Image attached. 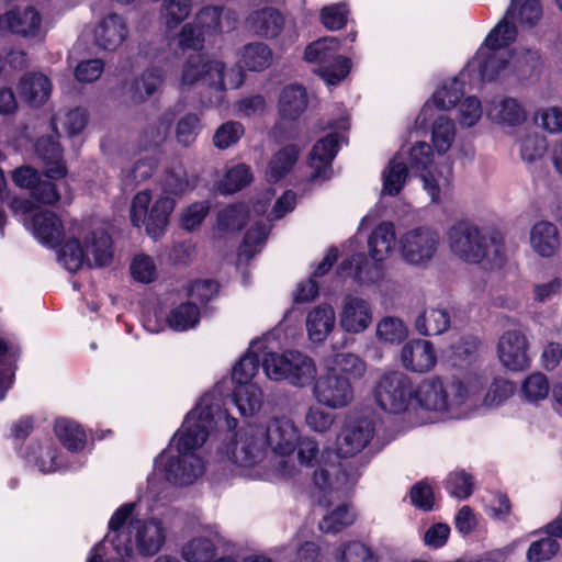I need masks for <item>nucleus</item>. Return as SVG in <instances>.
<instances>
[{
	"label": "nucleus",
	"mask_w": 562,
	"mask_h": 562,
	"mask_svg": "<svg viewBox=\"0 0 562 562\" xmlns=\"http://www.w3.org/2000/svg\"><path fill=\"white\" fill-rule=\"evenodd\" d=\"M251 180L250 168L245 164H237L226 170L218 189L224 194H232L248 186Z\"/></svg>",
	"instance_id": "obj_52"
},
{
	"label": "nucleus",
	"mask_w": 562,
	"mask_h": 562,
	"mask_svg": "<svg viewBox=\"0 0 562 562\" xmlns=\"http://www.w3.org/2000/svg\"><path fill=\"white\" fill-rule=\"evenodd\" d=\"M403 367L412 372L425 373L430 371L437 362V353L431 341L412 339L401 350Z\"/></svg>",
	"instance_id": "obj_24"
},
{
	"label": "nucleus",
	"mask_w": 562,
	"mask_h": 562,
	"mask_svg": "<svg viewBox=\"0 0 562 562\" xmlns=\"http://www.w3.org/2000/svg\"><path fill=\"white\" fill-rule=\"evenodd\" d=\"M447 238L450 250L462 261L479 263L486 258L499 265L505 259L503 235L482 229L471 221L456 222L448 231Z\"/></svg>",
	"instance_id": "obj_5"
},
{
	"label": "nucleus",
	"mask_w": 562,
	"mask_h": 562,
	"mask_svg": "<svg viewBox=\"0 0 562 562\" xmlns=\"http://www.w3.org/2000/svg\"><path fill=\"white\" fill-rule=\"evenodd\" d=\"M257 429L267 448H270L279 457L291 456L297 448L300 430L288 418H274L269 422L266 428L257 427Z\"/></svg>",
	"instance_id": "obj_17"
},
{
	"label": "nucleus",
	"mask_w": 562,
	"mask_h": 562,
	"mask_svg": "<svg viewBox=\"0 0 562 562\" xmlns=\"http://www.w3.org/2000/svg\"><path fill=\"white\" fill-rule=\"evenodd\" d=\"M414 385L403 372L383 373L375 382L373 396L376 404L385 412L401 414L412 412Z\"/></svg>",
	"instance_id": "obj_12"
},
{
	"label": "nucleus",
	"mask_w": 562,
	"mask_h": 562,
	"mask_svg": "<svg viewBox=\"0 0 562 562\" xmlns=\"http://www.w3.org/2000/svg\"><path fill=\"white\" fill-rule=\"evenodd\" d=\"M337 562H379L373 550L358 540L341 542L335 550Z\"/></svg>",
	"instance_id": "obj_48"
},
{
	"label": "nucleus",
	"mask_w": 562,
	"mask_h": 562,
	"mask_svg": "<svg viewBox=\"0 0 562 562\" xmlns=\"http://www.w3.org/2000/svg\"><path fill=\"white\" fill-rule=\"evenodd\" d=\"M450 324V314L446 308L428 307L416 317L415 329L423 336H436L447 331Z\"/></svg>",
	"instance_id": "obj_34"
},
{
	"label": "nucleus",
	"mask_w": 562,
	"mask_h": 562,
	"mask_svg": "<svg viewBox=\"0 0 562 562\" xmlns=\"http://www.w3.org/2000/svg\"><path fill=\"white\" fill-rule=\"evenodd\" d=\"M37 156L46 165L45 176L48 179L65 177L66 167L61 159V149L53 136L41 137L35 145Z\"/></svg>",
	"instance_id": "obj_32"
},
{
	"label": "nucleus",
	"mask_w": 562,
	"mask_h": 562,
	"mask_svg": "<svg viewBox=\"0 0 562 562\" xmlns=\"http://www.w3.org/2000/svg\"><path fill=\"white\" fill-rule=\"evenodd\" d=\"M529 246L542 259L557 257L562 248V235L553 222L537 221L529 229Z\"/></svg>",
	"instance_id": "obj_23"
},
{
	"label": "nucleus",
	"mask_w": 562,
	"mask_h": 562,
	"mask_svg": "<svg viewBox=\"0 0 562 562\" xmlns=\"http://www.w3.org/2000/svg\"><path fill=\"white\" fill-rule=\"evenodd\" d=\"M11 207L15 213L24 215L32 213L31 217H25L23 222L41 243L52 246L59 244L64 235V227L60 220L53 212H33L32 203L25 199H13Z\"/></svg>",
	"instance_id": "obj_14"
},
{
	"label": "nucleus",
	"mask_w": 562,
	"mask_h": 562,
	"mask_svg": "<svg viewBox=\"0 0 562 562\" xmlns=\"http://www.w3.org/2000/svg\"><path fill=\"white\" fill-rule=\"evenodd\" d=\"M514 390L515 386L510 381L503 378L495 379L484 395L482 404L487 407L499 405L513 395Z\"/></svg>",
	"instance_id": "obj_64"
},
{
	"label": "nucleus",
	"mask_w": 562,
	"mask_h": 562,
	"mask_svg": "<svg viewBox=\"0 0 562 562\" xmlns=\"http://www.w3.org/2000/svg\"><path fill=\"white\" fill-rule=\"evenodd\" d=\"M338 142L337 134H328L314 145L310 156L313 180L324 181L330 178V164L338 151Z\"/></svg>",
	"instance_id": "obj_27"
},
{
	"label": "nucleus",
	"mask_w": 562,
	"mask_h": 562,
	"mask_svg": "<svg viewBox=\"0 0 562 562\" xmlns=\"http://www.w3.org/2000/svg\"><path fill=\"white\" fill-rule=\"evenodd\" d=\"M220 540L216 537H196L182 549L187 562H212L217 555Z\"/></svg>",
	"instance_id": "obj_42"
},
{
	"label": "nucleus",
	"mask_w": 562,
	"mask_h": 562,
	"mask_svg": "<svg viewBox=\"0 0 562 562\" xmlns=\"http://www.w3.org/2000/svg\"><path fill=\"white\" fill-rule=\"evenodd\" d=\"M134 507L133 503H126L116 509L109 521L105 540L121 557H132L134 551L143 557H153L165 543V528L157 519H131Z\"/></svg>",
	"instance_id": "obj_3"
},
{
	"label": "nucleus",
	"mask_w": 562,
	"mask_h": 562,
	"mask_svg": "<svg viewBox=\"0 0 562 562\" xmlns=\"http://www.w3.org/2000/svg\"><path fill=\"white\" fill-rule=\"evenodd\" d=\"M372 321L373 310L366 299L353 294L342 297L338 310V323L344 331L361 334L371 326Z\"/></svg>",
	"instance_id": "obj_18"
},
{
	"label": "nucleus",
	"mask_w": 562,
	"mask_h": 562,
	"mask_svg": "<svg viewBox=\"0 0 562 562\" xmlns=\"http://www.w3.org/2000/svg\"><path fill=\"white\" fill-rule=\"evenodd\" d=\"M560 550V544L552 537L539 539L529 546L526 559L528 562H543L551 560Z\"/></svg>",
	"instance_id": "obj_59"
},
{
	"label": "nucleus",
	"mask_w": 562,
	"mask_h": 562,
	"mask_svg": "<svg viewBox=\"0 0 562 562\" xmlns=\"http://www.w3.org/2000/svg\"><path fill=\"white\" fill-rule=\"evenodd\" d=\"M335 324L336 313L331 305L324 303L315 306L307 313L305 321L308 339L314 344L324 342Z\"/></svg>",
	"instance_id": "obj_28"
},
{
	"label": "nucleus",
	"mask_w": 562,
	"mask_h": 562,
	"mask_svg": "<svg viewBox=\"0 0 562 562\" xmlns=\"http://www.w3.org/2000/svg\"><path fill=\"white\" fill-rule=\"evenodd\" d=\"M234 402L244 416L258 413L263 403V394L257 384H240L234 392Z\"/></svg>",
	"instance_id": "obj_46"
},
{
	"label": "nucleus",
	"mask_w": 562,
	"mask_h": 562,
	"mask_svg": "<svg viewBox=\"0 0 562 562\" xmlns=\"http://www.w3.org/2000/svg\"><path fill=\"white\" fill-rule=\"evenodd\" d=\"M408 335V329L401 318L386 316L376 325V337L386 344H400Z\"/></svg>",
	"instance_id": "obj_55"
},
{
	"label": "nucleus",
	"mask_w": 562,
	"mask_h": 562,
	"mask_svg": "<svg viewBox=\"0 0 562 562\" xmlns=\"http://www.w3.org/2000/svg\"><path fill=\"white\" fill-rule=\"evenodd\" d=\"M473 486L472 476L463 470L450 473L446 485L448 492L459 499L468 498L473 492Z\"/></svg>",
	"instance_id": "obj_63"
},
{
	"label": "nucleus",
	"mask_w": 562,
	"mask_h": 562,
	"mask_svg": "<svg viewBox=\"0 0 562 562\" xmlns=\"http://www.w3.org/2000/svg\"><path fill=\"white\" fill-rule=\"evenodd\" d=\"M157 168L154 157L137 160L130 169L123 171L122 184L125 190L133 189L137 183L147 180Z\"/></svg>",
	"instance_id": "obj_56"
},
{
	"label": "nucleus",
	"mask_w": 562,
	"mask_h": 562,
	"mask_svg": "<svg viewBox=\"0 0 562 562\" xmlns=\"http://www.w3.org/2000/svg\"><path fill=\"white\" fill-rule=\"evenodd\" d=\"M198 181V176L190 172L181 160H172L165 168L159 184L164 193L181 196L194 190Z\"/></svg>",
	"instance_id": "obj_26"
},
{
	"label": "nucleus",
	"mask_w": 562,
	"mask_h": 562,
	"mask_svg": "<svg viewBox=\"0 0 562 562\" xmlns=\"http://www.w3.org/2000/svg\"><path fill=\"white\" fill-rule=\"evenodd\" d=\"M4 30L26 38L40 41L46 34L40 12L32 7L15 9L0 16V33Z\"/></svg>",
	"instance_id": "obj_22"
},
{
	"label": "nucleus",
	"mask_w": 562,
	"mask_h": 562,
	"mask_svg": "<svg viewBox=\"0 0 562 562\" xmlns=\"http://www.w3.org/2000/svg\"><path fill=\"white\" fill-rule=\"evenodd\" d=\"M192 0H164L160 8V16L168 30L180 25L192 11Z\"/></svg>",
	"instance_id": "obj_51"
},
{
	"label": "nucleus",
	"mask_w": 562,
	"mask_h": 562,
	"mask_svg": "<svg viewBox=\"0 0 562 562\" xmlns=\"http://www.w3.org/2000/svg\"><path fill=\"white\" fill-rule=\"evenodd\" d=\"M308 98L304 87L289 85L281 91L279 98V112L283 119L295 120L307 108Z\"/></svg>",
	"instance_id": "obj_36"
},
{
	"label": "nucleus",
	"mask_w": 562,
	"mask_h": 562,
	"mask_svg": "<svg viewBox=\"0 0 562 562\" xmlns=\"http://www.w3.org/2000/svg\"><path fill=\"white\" fill-rule=\"evenodd\" d=\"M359 476V468L352 461L325 463L314 471L313 485L319 496L326 497L349 488Z\"/></svg>",
	"instance_id": "obj_15"
},
{
	"label": "nucleus",
	"mask_w": 562,
	"mask_h": 562,
	"mask_svg": "<svg viewBox=\"0 0 562 562\" xmlns=\"http://www.w3.org/2000/svg\"><path fill=\"white\" fill-rule=\"evenodd\" d=\"M221 423L227 430L237 426L236 418L222 408L220 392L205 393L188 413L169 448L156 458L155 475H161L167 482L180 486L194 483L205 470L203 459L195 451L203 446L211 429Z\"/></svg>",
	"instance_id": "obj_1"
},
{
	"label": "nucleus",
	"mask_w": 562,
	"mask_h": 562,
	"mask_svg": "<svg viewBox=\"0 0 562 562\" xmlns=\"http://www.w3.org/2000/svg\"><path fill=\"white\" fill-rule=\"evenodd\" d=\"M299 154L300 149L296 145H288L277 151L268 166V181L277 182L289 173L296 162Z\"/></svg>",
	"instance_id": "obj_43"
},
{
	"label": "nucleus",
	"mask_w": 562,
	"mask_h": 562,
	"mask_svg": "<svg viewBox=\"0 0 562 562\" xmlns=\"http://www.w3.org/2000/svg\"><path fill=\"white\" fill-rule=\"evenodd\" d=\"M486 379L480 374H469L464 379L445 382L438 376L423 380L414 386L411 415L415 425H426L465 417L477 407V395Z\"/></svg>",
	"instance_id": "obj_2"
},
{
	"label": "nucleus",
	"mask_w": 562,
	"mask_h": 562,
	"mask_svg": "<svg viewBox=\"0 0 562 562\" xmlns=\"http://www.w3.org/2000/svg\"><path fill=\"white\" fill-rule=\"evenodd\" d=\"M373 420L361 418L347 424L336 440L337 454L350 458L363 450L374 436Z\"/></svg>",
	"instance_id": "obj_21"
},
{
	"label": "nucleus",
	"mask_w": 562,
	"mask_h": 562,
	"mask_svg": "<svg viewBox=\"0 0 562 562\" xmlns=\"http://www.w3.org/2000/svg\"><path fill=\"white\" fill-rule=\"evenodd\" d=\"M164 82V71L160 68H147L135 78L126 90V97L133 104H140L151 97Z\"/></svg>",
	"instance_id": "obj_31"
},
{
	"label": "nucleus",
	"mask_w": 562,
	"mask_h": 562,
	"mask_svg": "<svg viewBox=\"0 0 562 562\" xmlns=\"http://www.w3.org/2000/svg\"><path fill=\"white\" fill-rule=\"evenodd\" d=\"M268 448L257 427H249L237 438L232 449V461L245 469L260 467L267 456Z\"/></svg>",
	"instance_id": "obj_19"
},
{
	"label": "nucleus",
	"mask_w": 562,
	"mask_h": 562,
	"mask_svg": "<svg viewBox=\"0 0 562 562\" xmlns=\"http://www.w3.org/2000/svg\"><path fill=\"white\" fill-rule=\"evenodd\" d=\"M175 205V201L169 196H162L153 204L144 224L153 239H158L164 234Z\"/></svg>",
	"instance_id": "obj_39"
},
{
	"label": "nucleus",
	"mask_w": 562,
	"mask_h": 562,
	"mask_svg": "<svg viewBox=\"0 0 562 562\" xmlns=\"http://www.w3.org/2000/svg\"><path fill=\"white\" fill-rule=\"evenodd\" d=\"M235 18L229 10L222 7L202 8L192 22L186 23L178 34V45L182 49L200 50L204 47L206 40L217 35L225 30L234 27Z\"/></svg>",
	"instance_id": "obj_9"
},
{
	"label": "nucleus",
	"mask_w": 562,
	"mask_h": 562,
	"mask_svg": "<svg viewBox=\"0 0 562 562\" xmlns=\"http://www.w3.org/2000/svg\"><path fill=\"white\" fill-rule=\"evenodd\" d=\"M246 23L254 34L260 37L274 38L283 30L284 16L279 10L272 7H265L252 11L248 15Z\"/></svg>",
	"instance_id": "obj_30"
},
{
	"label": "nucleus",
	"mask_w": 562,
	"mask_h": 562,
	"mask_svg": "<svg viewBox=\"0 0 562 562\" xmlns=\"http://www.w3.org/2000/svg\"><path fill=\"white\" fill-rule=\"evenodd\" d=\"M408 177V168L400 155H395L382 172V194L397 195Z\"/></svg>",
	"instance_id": "obj_40"
},
{
	"label": "nucleus",
	"mask_w": 562,
	"mask_h": 562,
	"mask_svg": "<svg viewBox=\"0 0 562 562\" xmlns=\"http://www.w3.org/2000/svg\"><path fill=\"white\" fill-rule=\"evenodd\" d=\"M70 237L60 248L58 260L70 272L89 266H106L112 259V240L101 225H72Z\"/></svg>",
	"instance_id": "obj_4"
},
{
	"label": "nucleus",
	"mask_w": 562,
	"mask_h": 562,
	"mask_svg": "<svg viewBox=\"0 0 562 562\" xmlns=\"http://www.w3.org/2000/svg\"><path fill=\"white\" fill-rule=\"evenodd\" d=\"M199 321L200 310L193 302L181 303L172 308L167 317L168 325L177 331L191 329Z\"/></svg>",
	"instance_id": "obj_50"
},
{
	"label": "nucleus",
	"mask_w": 562,
	"mask_h": 562,
	"mask_svg": "<svg viewBox=\"0 0 562 562\" xmlns=\"http://www.w3.org/2000/svg\"><path fill=\"white\" fill-rule=\"evenodd\" d=\"M395 227L391 222L379 224L368 239L370 256L375 262L389 258L396 247Z\"/></svg>",
	"instance_id": "obj_33"
},
{
	"label": "nucleus",
	"mask_w": 562,
	"mask_h": 562,
	"mask_svg": "<svg viewBox=\"0 0 562 562\" xmlns=\"http://www.w3.org/2000/svg\"><path fill=\"white\" fill-rule=\"evenodd\" d=\"M542 15L543 9L539 0H512L505 16L501 21H506L508 25L515 27L514 24L508 22L510 18L524 27H532L541 20Z\"/></svg>",
	"instance_id": "obj_38"
},
{
	"label": "nucleus",
	"mask_w": 562,
	"mask_h": 562,
	"mask_svg": "<svg viewBox=\"0 0 562 562\" xmlns=\"http://www.w3.org/2000/svg\"><path fill=\"white\" fill-rule=\"evenodd\" d=\"M336 373L345 374V378L360 379L366 373L367 367L362 359L355 353H338L334 358V368L329 369Z\"/></svg>",
	"instance_id": "obj_57"
},
{
	"label": "nucleus",
	"mask_w": 562,
	"mask_h": 562,
	"mask_svg": "<svg viewBox=\"0 0 562 562\" xmlns=\"http://www.w3.org/2000/svg\"><path fill=\"white\" fill-rule=\"evenodd\" d=\"M355 520V513L347 505H340L323 517L318 528L325 533H337L352 525Z\"/></svg>",
	"instance_id": "obj_54"
},
{
	"label": "nucleus",
	"mask_w": 562,
	"mask_h": 562,
	"mask_svg": "<svg viewBox=\"0 0 562 562\" xmlns=\"http://www.w3.org/2000/svg\"><path fill=\"white\" fill-rule=\"evenodd\" d=\"M337 37H323L311 43L304 52V59L317 67L314 71L329 86L340 82L349 72V60L338 55Z\"/></svg>",
	"instance_id": "obj_11"
},
{
	"label": "nucleus",
	"mask_w": 562,
	"mask_h": 562,
	"mask_svg": "<svg viewBox=\"0 0 562 562\" xmlns=\"http://www.w3.org/2000/svg\"><path fill=\"white\" fill-rule=\"evenodd\" d=\"M440 234L429 226L406 229L398 237L397 250L404 262L414 267H426L436 256Z\"/></svg>",
	"instance_id": "obj_13"
},
{
	"label": "nucleus",
	"mask_w": 562,
	"mask_h": 562,
	"mask_svg": "<svg viewBox=\"0 0 562 562\" xmlns=\"http://www.w3.org/2000/svg\"><path fill=\"white\" fill-rule=\"evenodd\" d=\"M528 339L517 329L503 333L497 342V357L499 362L509 370L519 371L529 366Z\"/></svg>",
	"instance_id": "obj_20"
},
{
	"label": "nucleus",
	"mask_w": 562,
	"mask_h": 562,
	"mask_svg": "<svg viewBox=\"0 0 562 562\" xmlns=\"http://www.w3.org/2000/svg\"><path fill=\"white\" fill-rule=\"evenodd\" d=\"M244 135V127L240 123L228 121L223 123L214 133L213 144L218 149H226L235 145Z\"/></svg>",
	"instance_id": "obj_62"
},
{
	"label": "nucleus",
	"mask_w": 562,
	"mask_h": 562,
	"mask_svg": "<svg viewBox=\"0 0 562 562\" xmlns=\"http://www.w3.org/2000/svg\"><path fill=\"white\" fill-rule=\"evenodd\" d=\"M261 345L259 340L254 341L246 355L233 368L232 379L238 385L252 384L250 381L258 371V363L262 362V357L260 358L257 353Z\"/></svg>",
	"instance_id": "obj_47"
},
{
	"label": "nucleus",
	"mask_w": 562,
	"mask_h": 562,
	"mask_svg": "<svg viewBox=\"0 0 562 562\" xmlns=\"http://www.w3.org/2000/svg\"><path fill=\"white\" fill-rule=\"evenodd\" d=\"M127 36L128 27L126 22L116 13H110L102 18L93 31L95 44L109 52L116 50L126 41Z\"/></svg>",
	"instance_id": "obj_25"
},
{
	"label": "nucleus",
	"mask_w": 562,
	"mask_h": 562,
	"mask_svg": "<svg viewBox=\"0 0 562 562\" xmlns=\"http://www.w3.org/2000/svg\"><path fill=\"white\" fill-rule=\"evenodd\" d=\"M429 144L419 142L409 150L411 166L419 170L423 188L430 196L431 202L438 203L445 195L452 180V165L450 162L435 164Z\"/></svg>",
	"instance_id": "obj_10"
},
{
	"label": "nucleus",
	"mask_w": 562,
	"mask_h": 562,
	"mask_svg": "<svg viewBox=\"0 0 562 562\" xmlns=\"http://www.w3.org/2000/svg\"><path fill=\"white\" fill-rule=\"evenodd\" d=\"M549 391L550 386L547 376L539 372L528 375L521 384V392L529 402L544 400Z\"/></svg>",
	"instance_id": "obj_60"
},
{
	"label": "nucleus",
	"mask_w": 562,
	"mask_h": 562,
	"mask_svg": "<svg viewBox=\"0 0 562 562\" xmlns=\"http://www.w3.org/2000/svg\"><path fill=\"white\" fill-rule=\"evenodd\" d=\"M248 211L244 204H234L222 209L217 215V225L222 231H237L241 228Z\"/></svg>",
	"instance_id": "obj_61"
},
{
	"label": "nucleus",
	"mask_w": 562,
	"mask_h": 562,
	"mask_svg": "<svg viewBox=\"0 0 562 562\" xmlns=\"http://www.w3.org/2000/svg\"><path fill=\"white\" fill-rule=\"evenodd\" d=\"M541 64L540 53L535 48L517 47L512 56V68L521 79L536 75Z\"/></svg>",
	"instance_id": "obj_45"
},
{
	"label": "nucleus",
	"mask_w": 562,
	"mask_h": 562,
	"mask_svg": "<svg viewBox=\"0 0 562 562\" xmlns=\"http://www.w3.org/2000/svg\"><path fill=\"white\" fill-rule=\"evenodd\" d=\"M456 138L454 123L447 116H439L431 130V142L439 155L446 154Z\"/></svg>",
	"instance_id": "obj_53"
},
{
	"label": "nucleus",
	"mask_w": 562,
	"mask_h": 562,
	"mask_svg": "<svg viewBox=\"0 0 562 562\" xmlns=\"http://www.w3.org/2000/svg\"><path fill=\"white\" fill-rule=\"evenodd\" d=\"M516 27L508 25L506 21H499L496 24L463 69L467 71L470 85L493 81L507 69L509 60L505 47L516 38Z\"/></svg>",
	"instance_id": "obj_7"
},
{
	"label": "nucleus",
	"mask_w": 562,
	"mask_h": 562,
	"mask_svg": "<svg viewBox=\"0 0 562 562\" xmlns=\"http://www.w3.org/2000/svg\"><path fill=\"white\" fill-rule=\"evenodd\" d=\"M312 391L319 404L333 409L346 407L353 400V389L349 379L330 370L325 375L316 378Z\"/></svg>",
	"instance_id": "obj_16"
},
{
	"label": "nucleus",
	"mask_w": 562,
	"mask_h": 562,
	"mask_svg": "<svg viewBox=\"0 0 562 562\" xmlns=\"http://www.w3.org/2000/svg\"><path fill=\"white\" fill-rule=\"evenodd\" d=\"M231 75L239 77V72L233 69L226 72L222 61L194 54L190 55L182 64L178 76V85L181 90L196 87L210 90L211 95L206 100L201 99L202 105L209 108L222 103L223 93L227 86L237 88L240 85V78L236 81H229Z\"/></svg>",
	"instance_id": "obj_6"
},
{
	"label": "nucleus",
	"mask_w": 562,
	"mask_h": 562,
	"mask_svg": "<svg viewBox=\"0 0 562 562\" xmlns=\"http://www.w3.org/2000/svg\"><path fill=\"white\" fill-rule=\"evenodd\" d=\"M201 128L200 117L196 114L188 113L183 115L176 126L177 142L184 147L192 145L200 134Z\"/></svg>",
	"instance_id": "obj_58"
},
{
	"label": "nucleus",
	"mask_w": 562,
	"mask_h": 562,
	"mask_svg": "<svg viewBox=\"0 0 562 562\" xmlns=\"http://www.w3.org/2000/svg\"><path fill=\"white\" fill-rule=\"evenodd\" d=\"M262 369L269 380L286 381L292 386L300 389L313 385L318 374L314 359L294 350L282 353L265 352Z\"/></svg>",
	"instance_id": "obj_8"
},
{
	"label": "nucleus",
	"mask_w": 562,
	"mask_h": 562,
	"mask_svg": "<svg viewBox=\"0 0 562 562\" xmlns=\"http://www.w3.org/2000/svg\"><path fill=\"white\" fill-rule=\"evenodd\" d=\"M273 61L271 48L262 42H252L241 47L238 64L250 71H262Z\"/></svg>",
	"instance_id": "obj_37"
},
{
	"label": "nucleus",
	"mask_w": 562,
	"mask_h": 562,
	"mask_svg": "<svg viewBox=\"0 0 562 562\" xmlns=\"http://www.w3.org/2000/svg\"><path fill=\"white\" fill-rule=\"evenodd\" d=\"M338 273L344 278H352L360 284L374 283L383 277L381 266L370 263L364 254H356L344 260L339 265Z\"/></svg>",
	"instance_id": "obj_29"
},
{
	"label": "nucleus",
	"mask_w": 562,
	"mask_h": 562,
	"mask_svg": "<svg viewBox=\"0 0 562 562\" xmlns=\"http://www.w3.org/2000/svg\"><path fill=\"white\" fill-rule=\"evenodd\" d=\"M467 78V71L462 70L458 77L447 80L432 95L435 105L440 110L454 106L464 93L463 86Z\"/></svg>",
	"instance_id": "obj_44"
},
{
	"label": "nucleus",
	"mask_w": 562,
	"mask_h": 562,
	"mask_svg": "<svg viewBox=\"0 0 562 562\" xmlns=\"http://www.w3.org/2000/svg\"><path fill=\"white\" fill-rule=\"evenodd\" d=\"M55 434L60 442L71 451L81 450L86 443V432L74 420L59 418L55 423Z\"/></svg>",
	"instance_id": "obj_49"
},
{
	"label": "nucleus",
	"mask_w": 562,
	"mask_h": 562,
	"mask_svg": "<svg viewBox=\"0 0 562 562\" xmlns=\"http://www.w3.org/2000/svg\"><path fill=\"white\" fill-rule=\"evenodd\" d=\"M487 116L503 125H518L525 122L526 112L513 98H504L487 110Z\"/></svg>",
	"instance_id": "obj_41"
},
{
	"label": "nucleus",
	"mask_w": 562,
	"mask_h": 562,
	"mask_svg": "<svg viewBox=\"0 0 562 562\" xmlns=\"http://www.w3.org/2000/svg\"><path fill=\"white\" fill-rule=\"evenodd\" d=\"M19 91L30 104L42 105L50 95L52 83L42 74H26L20 80Z\"/></svg>",
	"instance_id": "obj_35"
}]
</instances>
